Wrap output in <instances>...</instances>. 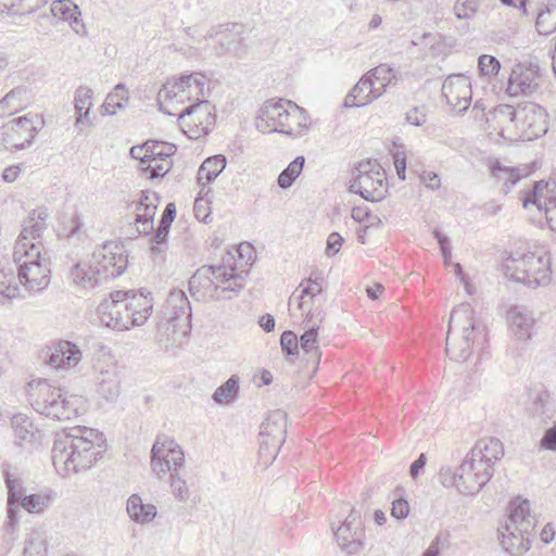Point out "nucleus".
<instances>
[{"label": "nucleus", "instance_id": "obj_1", "mask_svg": "<svg viewBox=\"0 0 556 556\" xmlns=\"http://www.w3.org/2000/svg\"><path fill=\"white\" fill-rule=\"evenodd\" d=\"M250 244H240L224 255L218 266H202L189 280V291L197 301L230 299L243 287L244 275L251 265Z\"/></svg>", "mask_w": 556, "mask_h": 556}, {"label": "nucleus", "instance_id": "obj_2", "mask_svg": "<svg viewBox=\"0 0 556 556\" xmlns=\"http://www.w3.org/2000/svg\"><path fill=\"white\" fill-rule=\"evenodd\" d=\"M103 443L102 432L85 426L58 435L51 451L56 472L70 477L90 469L102 457Z\"/></svg>", "mask_w": 556, "mask_h": 556}, {"label": "nucleus", "instance_id": "obj_3", "mask_svg": "<svg viewBox=\"0 0 556 556\" xmlns=\"http://www.w3.org/2000/svg\"><path fill=\"white\" fill-rule=\"evenodd\" d=\"M491 116L500 135L511 141H531L545 135L548 129L546 111L533 102L518 106L498 104Z\"/></svg>", "mask_w": 556, "mask_h": 556}, {"label": "nucleus", "instance_id": "obj_4", "mask_svg": "<svg viewBox=\"0 0 556 556\" xmlns=\"http://www.w3.org/2000/svg\"><path fill=\"white\" fill-rule=\"evenodd\" d=\"M27 395L37 413L59 421L76 418L88 407L86 397L68 394L46 379L31 380L27 386Z\"/></svg>", "mask_w": 556, "mask_h": 556}, {"label": "nucleus", "instance_id": "obj_5", "mask_svg": "<svg viewBox=\"0 0 556 556\" xmlns=\"http://www.w3.org/2000/svg\"><path fill=\"white\" fill-rule=\"evenodd\" d=\"M255 126L263 134L280 132L298 139L306 136L312 127L307 112L287 99H270L257 112Z\"/></svg>", "mask_w": 556, "mask_h": 556}, {"label": "nucleus", "instance_id": "obj_6", "mask_svg": "<svg viewBox=\"0 0 556 556\" xmlns=\"http://www.w3.org/2000/svg\"><path fill=\"white\" fill-rule=\"evenodd\" d=\"M486 340V328L475 316L469 303H462L450 315L445 352L451 359L467 361L476 346Z\"/></svg>", "mask_w": 556, "mask_h": 556}, {"label": "nucleus", "instance_id": "obj_7", "mask_svg": "<svg viewBox=\"0 0 556 556\" xmlns=\"http://www.w3.org/2000/svg\"><path fill=\"white\" fill-rule=\"evenodd\" d=\"M153 308L152 299L142 293L115 291L99 305L101 321L109 328L123 331L143 325Z\"/></svg>", "mask_w": 556, "mask_h": 556}, {"label": "nucleus", "instance_id": "obj_8", "mask_svg": "<svg viewBox=\"0 0 556 556\" xmlns=\"http://www.w3.org/2000/svg\"><path fill=\"white\" fill-rule=\"evenodd\" d=\"M509 510L501 532V544L510 555L520 556L530 548L536 519L531 514V504L528 500L513 501Z\"/></svg>", "mask_w": 556, "mask_h": 556}, {"label": "nucleus", "instance_id": "obj_9", "mask_svg": "<svg viewBox=\"0 0 556 556\" xmlns=\"http://www.w3.org/2000/svg\"><path fill=\"white\" fill-rule=\"evenodd\" d=\"M505 276L531 288L545 287L551 282L549 257L532 252L511 253L503 261Z\"/></svg>", "mask_w": 556, "mask_h": 556}, {"label": "nucleus", "instance_id": "obj_10", "mask_svg": "<svg viewBox=\"0 0 556 556\" xmlns=\"http://www.w3.org/2000/svg\"><path fill=\"white\" fill-rule=\"evenodd\" d=\"M16 263V277H18V287H24L29 292H40L45 290L50 282V257L47 251H39L37 256H30L27 253H13Z\"/></svg>", "mask_w": 556, "mask_h": 556}, {"label": "nucleus", "instance_id": "obj_11", "mask_svg": "<svg viewBox=\"0 0 556 556\" xmlns=\"http://www.w3.org/2000/svg\"><path fill=\"white\" fill-rule=\"evenodd\" d=\"M350 190L367 201L377 202L387 195L386 172L376 160L359 162L354 168Z\"/></svg>", "mask_w": 556, "mask_h": 556}, {"label": "nucleus", "instance_id": "obj_12", "mask_svg": "<svg viewBox=\"0 0 556 556\" xmlns=\"http://www.w3.org/2000/svg\"><path fill=\"white\" fill-rule=\"evenodd\" d=\"M42 125V119L33 113L13 118L0 129L1 143L7 149L23 150L31 144Z\"/></svg>", "mask_w": 556, "mask_h": 556}, {"label": "nucleus", "instance_id": "obj_13", "mask_svg": "<svg viewBox=\"0 0 556 556\" xmlns=\"http://www.w3.org/2000/svg\"><path fill=\"white\" fill-rule=\"evenodd\" d=\"M323 283L317 279H307L302 282L298 290L289 299V309L294 314V308L304 316L303 325H313L315 317H320V325L324 321L325 313L321 309Z\"/></svg>", "mask_w": 556, "mask_h": 556}, {"label": "nucleus", "instance_id": "obj_14", "mask_svg": "<svg viewBox=\"0 0 556 556\" xmlns=\"http://www.w3.org/2000/svg\"><path fill=\"white\" fill-rule=\"evenodd\" d=\"M160 327L173 337H186L190 332L191 306L184 291L174 290L169 293Z\"/></svg>", "mask_w": 556, "mask_h": 556}, {"label": "nucleus", "instance_id": "obj_15", "mask_svg": "<svg viewBox=\"0 0 556 556\" xmlns=\"http://www.w3.org/2000/svg\"><path fill=\"white\" fill-rule=\"evenodd\" d=\"M286 433L287 414L280 409L270 412L260 431V456L265 463L274 462L285 442Z\"/></svg>", "mask_w": 556, "mask_h": 556}, {"label": "nucleus", "instance_id": "obj_16", "mask_svg": "<svg viewBox=\"0 0 556 556\" xmlns=\"http://www.w3.org/2000/svg\"><path fill=\"white\" fill-rule=\"evenodd\" d=\"M94 390L108 403L117 401L122 392V371L113 356L98 359L93 365Z\"/></svg>", "mask_w": 556, "mask_h": 556}, {"label": "nucleus", "instance_id": "obj_17", "mask_svg": "<svg viewBox=\"0 0 556 556\" xmlns=\"http://www.w3.org/2000/svg\"><path fill=\"white\" fill-rule=\"evenodd\" d=\"M215 123L213 106L207 100L198 101L178 114V124L190 139L206 135Z\"/></svg>", "mask_w": 556, "mask_h": 556}, {"label": "nucleus", "instance_id": "obj_18", "mask_svg": "<svg viewBox=\"0 0 556 556\" xmlns=\"http://www.w3.org/2000/svg\"><path fill=\"white\" fill-rule=\"evenodd\" d=\"M184 464L185 454L177 442L167 437L156 439L151 450V468L157 478L179 471Z\"/></svg>", "mask_w": 556, "mask_h": 556}, {"label": "nucleus", "instance_id": "obj_19", "mask_svg": "<svg viewBox=\"0 0 556 556\" xmlns=\"http://www.w3.org/2000/svg\"><path fill=\"white\" fill-rule=\"evenodd\" d=\"M542 76L536 62L518 63L511 70L506 92L510 97H530L539 90Z\"/></svg>", "mask_w": 556, "mask_h": 556}, {"label": "nucleus", "instance_id": "obj_20", "mask_svg": "<svg viewBox=\"0 0 556 556\" xmlns=\"http://www.w3.org/2000/svg\"><path fill=\"white\" fill-rule=\"evenodd\" d=\"M47 217L48 214L45 210H36L28 216L15 242V253L30 251V256H37L39 251L46 250L41 241V235L47 228Z\"/></svg>", "mask_w": 556, "mask_h": 556}, {"label": "nucleus", "instance_id": "obj_21", "mask_svg": "<svg viewBox=\"0 0 556 556\" xmlns=\"http://www.w3.org/2000/svg\"><path fill=\"white\" fill-rule=\"evenodd\" d=\"M459 493L464 495H476L492 478L493 469L484 465L480 459L467 454L460 466Z\"/></svg>", "mask_w": 556, "mask_h": 556}, {"label": "nucleus", "instance_id": "obj_22", "mask_svg": "<svg viewBox=\"0 0 556 556\" xmlns=\"http://www.w3.org/2000/svg\"><path fill=\"white\" fill-rule=\"evenodd\" d=\"M536 205L539 211L545 213L549 228L556 231V172L551 181H536L533 190L523 198V207Z\"/></svg>", "mask_w": 556, "mask_h": 556}, {"label": "nucleus", "instance_id": "obj_23", "mask_svg": "<svg viewBox=\"0 0 556 556\" xmlns=\"http://www.w3.org/2000/svg\"><path fill=\"white\" fill-rule=\"evenodd\" d=\"M91 260L105 280L119 276L127 266L124 247L114 241H109L98 248L92 253Z\"/></svg>", "mask_w": 556, "mask_h": 556}, {"label": "nucleus", "instance_id": "obj_24", "mask_svg": "<svg viewBox=\"0 0 556 556\" xmlns=\"http://www.w3.org/2000/svg\"><path fill=\"white\" fill-rule=\"evenodd\" d=\"M334 538L341 551L346 554L361 552L365 539L361 513L352 508L345 520L334 530Z\"/></svg>", "mask_w": 556, "mask_h": 556}, {"label": "nucleus", "instance_id": "obj_25", "mask_svg": "<svg viewBox=\"0 0 556 556\" xmlns=\"http://www.w3.org/2000/svg\"><path fill=\"white\" fill-rule=\"evenodd\" d=\"M442 96L455 111H466L472 100L471 78L465 74L448 75L442 85Z\"/></svg>", "mask_w": 556, "mask_h": 556}, {"label": "nucleus", "instance_id": "obj_26", "mask_svg": "<svg viewBox=\"0 0 556 556\" xmlns=\"http://www.w3.org/2000/svg\"><path fill=\"white\" fill-rule=\"evenodd\" d=\"M134 214V225L138 235H150L153 231V219L157 208V197L154 192L141 191L138 201L129 206Z\"/></svg>", "mask_w": 556, "mask_h": 556}, {"label": "nucleus", "instance_id": "obj_27", "mask_svg": "<svg viewBox=\"0 0 556 556\" xmlns=\"http://www.w3.org/2000/svg\"><path fill=\"white\" fill-rule=\"evenodd\" d=\"M81 356L83 353L76 344L60 341L51 348L47 363L55 369L73 368L79 364Z\"/></svg>", "mask_w": 556, "mask_h": 556}, {"label": "nucleus", "instance_id": "obj_28", "mask_svg": "<svg viewBox=\"0 0 556 556\" xmlns=\"http://www.w3.org/2000/svg\"><path fill=\"white\" fill-rule=\"evenodd\" d=\"M93 91L88 86H79L74 93L75 128L83 132L84 128H90L93 123L90 118Z\"/></svg>", "mask_w": 556, "mask_h": 556}, {"label": "nucleus", "instance_id": "obj_29", "mask_svg": "<svg viewBox=\"0 0 556 556\" xmlns=\"http://www.w3.org/2000/svg\"><path fill=\"white\" fill-rule=\"evenodd\" d=\"M11 427L16 445L33 447L41 439L40 430L34 425L31 419L24 414H16L11 419Z\"/></svg>", "mask_w": 556, "mask_h": 556}, {"label": "nucleus", "instance_id": "obj_30", "mask_svg": "<svg viewBox=\"0 0 556 556\" xmlns=\"http://www.w3.org/2000/svg\"><path fill=\"white\" fill-rule=\"evenodd\" d=\"M51 13L64 22H68L71 28L80 36L87 34L86 26L80 17L81 13L72 0H55L51 3Z\"/></svg>", "mask_w": 556, "mask_h": 556}, {"label": "nucleus", "instance_id": "obj_31", "mask_svg": "<svg viewBox=\"0 0 556 556\" xmlns=\"http://www.w3.org/2000/svg\"><path fill=\"white\" fill-rule=\"evenodd\" d=\"M22 296L16 268L9 262H0V305Z\"/></svg>", "mask_w": 556, "mask_h": 556}, {"label": "nucleus", "instance_id": "obj_32", "mask_svg": "<svg viewBox=\"0 0 556 556\" xmlns=\"http://www.w3.org/2000/svg\"><path fill=\"white\" fill-rule=\"evenodd\" d=\"M510 331L518 340H528L532 336L534 318L525 307L514 306L507 312Z\"/></svg>", "mask_w": 556, "mask_h": 556}, {"label": "nucleus", "instance_id": "obj_33", "mask_svg": "<svg viewBox=\"0 0 556 556\" xmlns=\"http://www.w3.org/2000/svg\"><path fill=\"white\" fill-rule=\"evenodd\" d=\"M489 168L492 178L501 186V190L505 194L511 190L521 177L528 175L526 168L505 166L500 161L491 162Z\"/></svg>", "mask_w": 556, "mask_h": 556}, {"label": "nucleus", "instance_id": "obj_34", "mask_svg": "<svg viewBox=\"0 0 556 556\" xmlns=\"http://www.w3.org/2000/svg\"><path fill=\"white\" fill-rule=\"evenodd\" d=\"M320 327V317L316 316L313 325H303L304 333L299 339V349L316 366L321 358V352L318 344V329Z\"/></svg>", "mask_w": 556, "mask_h": 556}, {"label": "nucleus", "instance_id": "obj_35", "mask_svg": "<svg viewBox=\"0 0 556 556\" xmlns=\"http://www.w3.org/2000/svg\"><path fill=\"white\" fill-rule=\"evenodd\" d=\"M469 454L484 465H490V469H492L494 463L504 455L503 443L496 438H484L475 444Z\"/></svg>", "mask_w": 556, "mask_h": 556}, {"label": "nucleus", "instance_id": "obj_36", "mask_svg": "<svg viewBox=\"0 0 556 556\" xmlns=\"http://www.w3.org/2000/svg\"><path fill=\"white\" fill-rule=\"evenodd\" d=\"M71 279L73 283L83 288H94L102 280H105L91 258L77 263L71 269Z\"/></svg>", "mask_w": 556, "mask_h": 556}, {"label": "nucleus", "instance_id": "obj_37", "mask_svg": "<svg viewBox=\"0 0 556 556\" xmlns=\"http://www.w3.org/2000/svg\"><path fill=\"white\" fill-rule=\"evenodd\" d=\"M377 100L376 93L372 89V83L364 74L361 79L355 84L352 90L344 98L345 108H359L372 103Z\"/></svg>", "mask_w": 556, "mask_h": 556}, {"label": "nucleus", "instance_id": "obj_38", "mask_svg": "<svg viewBox=\"0 0 556 556\" xmlns=\"http://www.w3.org/2000/svg\"><path fill=\"white\" fill-rule=\"evenodd\" d=\"M366 75L372 83L377 99L386 93L388 87L394 86L397 81V72L388 64H380L369 70Z\"/></svg>", "mask_w": 556, "mask_h": 556}, {"label": "nucleus", "instance_id": "obj_39", "mask_svg": "<svg viewBox=\"0 0 556 556\" xmlns=\"http://www.w3.org/2000/svg\"><path fill=\"white\" fill-rule=\"evenodd\" d=\"M126 510L132 521L142 526L151 522L157 514L156 507L153 504L143 503L138 494L129 496Z\"/></svg>", "mask_w": 556, "mask_h": 556}, {"label": "nucleus", "instance_id": "obj_40", "mask_svg": "<svg viewBox=\"0 0 556 556\" xmlns=\"http://www.w3.org/2000/svg\"><path fill=\"white\" fill-rule=\"evenodd\" d=\"M5 484L8 488V527L14 529L18 522L16 504L25 496V490L22 480L10 475H7Z\"/></svg>", "mask_w": 556, "mask_h": 556}, {"label": "nucleus", "instance_id": "obj_41", "mask_svg": "<svg viewBox=\"0 0 556 556\" xmlns=\"http://www.w3.org/2000/svg\"><path fill=\"white\" fill-rule=\"evenodd\" d=\"M185 75L167 79L157 93L160 109L163 110L162 100H174L184 103L186 101Z\"/></svg>", "mask_w": 556, "mask_h": 556}, {"label": "nucleus", "instance_id": "obj_42", "mask_svg": "<svg viewBox=\"0 0 556 556\" xmlns=\"http://www.w3.org/2000/svg\"><path fill=\"white\" fill-rule=\"evenodd\" d=\"M48 542L43 529H31L25 540L24 556H47Z\"/></svg>", "mask_w": 556, "mask_h": 556}, {"label": "nucleus", "instance_id": "obj_43", "mask_svg": "<svg viewBox=\"0 0 556 556\" xmlns=\"http://www.w3.org/2000/svg\"><path fill=\"white\" fill-rule=\"evenodd\" d=\"M412 45L420 46L426 56L437 58L444 53L445 42L438 33H424L421 36L412 40Z\"/></svg>", "mask_w": 556, "mask_h": 556}, {"label": "nucleus", "instance_id": "obj_44", "mask_svg": "<svg viewBox=\"0 0 556 556\" xmlns=\"http://www.w3.org/2000/svg\"><path fill=\"white\" fill-rule=\"evenodd\" d=\"M128 102V90L124 84H117L113 91H111L103 104L101 105V114L102 115H113L117 110H121L125 106V103Z\"/></svg>", "mask_w": 556, "mask_h": 556}, {"label": "nucleus", "instance_id": "obj_45", "mask_svg": "<svg viewBox=\"0 0 556 556\" xmlns=\"http://www.w3.org/2000/svg\"><path fill=\"white\" fill-rule=\"evenodd\" d=\"M225 166L226 157L224 155L218 154L207 157L199 168V181H213L224 170Z\"/></svg>", "mask_w": 556, "mask_h": 556}, {"label": "nucleus", "instance_id": "obj_46", "mask_svg": "<svg viewBox=\"0 0 556 556\" xmlns=\"http://www.w3.org/2000/svg\"><path fill=\"white\" fill-rule=\"evenodd\" d=\"M231 53L238 59H242L247 54V47L243 39L236 34L222 33L219 39V51L218 54Z\"/></svg>", "mask_w": 556, "mask_h": 556}, {"label": "nucleus", "instance_id": "obj_47", "mask_svg": "<svg viewBox=\"0 0 556 556\" xmlns=\"http://www.w3.org/2000/svg\"><path fill=\"white\" fill-rule=\"evenodd\" d=\"M206 84L207 78L202 73L197 72L185 75L186 101H202L201 98L204 97Z\"/></svg>", "mask_w": 556, "mask_h": 556}, {"label": "nucleus", "instance_id": "obj_48", "mask_svg": "<svg viewBox=\"0 0 556 556\" xmlns=\"http://www.w3.org/2000/svg\"><path fill=\"white\" fill-rule=\"evenodd\" d=\"M169 489L175 501L181 504H186L190 501L193 494L179 471H172V475H169Z\"/></svg>", "mask_w": 556, "mask_h": 556}, {"label": "nucleus", "instance_id": "obj_49", "mask_svg": "<svg viewBox=\"0 0 556 556\" xmlns=\"http://www.w3.org/2000/svg\"><path fill=\"white\" fill-rule=\"evenodd\" d=\"M305 163L304 156H296L278 176V186L287 189L292 186L294 180L300 176Z\"/></svg>", "mask_w": 556, "mask_h": 556}, {"label": "nucleus", "instance_id": "obj_50", "mask_svg": "<svg viewBox=\"0 0 556 556\" xmlns=\"http://www.w3.org/2000/svg\"><path fill=\"white\" fill-rule=\"evenodd\" d=\"M51 501L52 497L49 494L38 493L25 495L20 503L28 513L40 514L50 506Z\"/></svg>", "mask_w": 556, "mask_h": 556}, {"label": "nucleus", "instance_id": "obj_51", "mask_svg": "<svg viewBox=\"0 0 556 556\" xmlns=\"http://www.w3.org/2000/svg\"><path fill=\"white\" fill-rule=\"evenodd\" d=\"M238 389V380L231 377L215 390L213 400L218 404H227L237 396Z\"/></svg>", "mask_w": 556, "mask_h": 556}, {"label": "nucleus", "instance_id": "obj_52", "mask_svg": "<svg viewBox=\"0 0 556 556\" xmlns=\"http://www.w3.org/2000/svg\"><path fill=\"white\" fill-rule=\"evenodd\" d=\"M173 166L172 159H150L147 161L144 165L141 166V169L146 173H149L150 178L163 177L167 174Z\"/></svg>", "mask_w": 556, "mask_h": 556}, {"label": "nucleus", "instance_id": "obj_53", "mask_svg": "<svg viewBox=\"0 0 556 556\" xmlns=\"http://www.w3.org/2000/svg\"><path fill=\"white\" fill-rule=\"evenodd\" d=\"M148 154L146 157L150 159H172L176 152V146L162 141H147Z\"/></svg>", "mask_w": 556, "mask_h": 556}, {"label": "nucleus", "instance_id": "obj_54", "mask_svg": "<svg viewBox=\"0 0 556 556\" xmlns=\"http://www.w3.org/2000/svg\"><path fill=\"white\" fill-rule=\"evenodd\" d=\"M536 29L542 35H548L556 29V12L552 9L542 10L536 17Z\"/></svg>", "mask_w": 556, "mask_h": 556}, {"label": "nucleus", "instance_id": "obj_55", "mask_svg": "<svg viewBox=\"0 0 556 556\" xmlns=\"http://www.w3.org/2000/svg\"><path fill=\"white\" fill-rule=\"evenodd\" d=\"M479 9L478 0H456L454 14L458 20H471Z\"/></svg>", "mask_w": 556, "mask_h": 556}, {"label": "nucleus", "instance_id": "obj_56", "mask_svg": "<svg viewBox=\"0 0 556 556\" xmlns=\"http://www.w3.org/2000/svg\"><path fill=\"white\" fill-rule=\"evenodd\" d=\"M478 67L483 76H495L501 70V63L495 56L482 54L478 59Z\"/></svg>", "mask_w": 556, "mask_h": 556}, {"label": "nucleus", "instance_id": "obj_57", "mask_svg": "<svg viewBox=\"0 0 556 556\" xmlns=\"http://www.w3.org/2000/svg\"><path fill=\"white\" fill-rule=\"evenodd\" d=\"M439 480L444 488H456L459 491L460 471H455L452 467H442L439 471Z\"/></svg>", "mask_w": 556, "mask_h": 556}, {"label": "nucleus", "instance_id": "obj_58", "mask_svg": "<svg viewBox=\"0 0 556 556\" xmlns=\"http://www.w3.org/2000/svg\"><path fill=\"white\" fill-rule=\"evenodd\" d=\"M280 344H281L282 350L288 355H294V354L299 353V339H298L296 334L291 330H287V331L282 332V334L280 337Z\"/></svg>", "mask_w": 556, "mask_h": 556}, {"label": "nucleus", "instance_id": "obj_59", "mask_svg": "<svg viewBox=\"0 0 556 556\" xmlns=\"http://www.w3.org/2000/svg\"><path fill=\"white\" fill-rule=\"evenodd\" d=\"M23 93L24 90L22 88L12 89L0 100V110L9 109L16 111L20 104L13 105V102L17 100Z\"/></svg>", "mask_w": 556, "mask_h": 556}, {"label": "nucleus", "instance_id": "obj_60", "mask_svg": "<svg viewBox=\"0 0 556 556\" xmlns=\"http://www.w3.org/2000/svg\"><path fill=\"white\" fill-rule=\"evenodd\" d=\"M169 227H170V225L162 224V222H160V225H159V227L155 231V235L153 237V241L155 243V245H153L151 249L153 254L162 252V250L159 245L165 243L168 231H169Z\"/></svg>", "mask_w": 556, "mask_h": 556}, {"label": "nucleus", "instance_id": "obj_61", "mask_svg": "<svg viewBox=\"0 0 556 556\" xmlns=\"http://www.w3.org/2000/svg\"><path fill=\"white\" fill-rule=\"evenodd\" d=\"M406 121L414 126H421L427 122L425 108H413L406 113Z\"/></svg>", "mask_w": 556, "mask_h": 556}, {"label": "nucleus", "instance_id": "obj_62", "mask_svg": "<svg viewBox=\"0 0 556 556\" xmlns=\"http://www.w3.org/2000/svg\"><path fill=\"white\" fill-rule=\"evenodd\" d=\"M540 443L542 448L556 452V422L545 431Z\"/></svg>", "mask_w": 556, "mask_h": 556}, {"label": "nucleus", "instance_id": "obj_63", "mask_svg": "<svg viewBox=\"0 0 556 556\" xmlns=\"http://www.w3.org/2000/svg\"><path fill=\"white\" fill-rule=\"evenodd\" d=\"M409 514V505L404 498L395 500L392 503L391 515L396 519H405Z\"/></svg>", "mask_w": 556, "mask_h": 556}, {"label": "nucleus", "instance_id": "obj_64", "mask_svg": "<svg viewBox=\"0 0 556 556\" xmlns=\"http://www.w3.org/2000/svg\"><path fill=\"white\" fill-rule=\"evenodd\" d=\"M419 178L420 181L430 190H438L441 186V180L434 172L424 170Z\"/></svg>", "mask_w": 556, "mask_h": 556}]
</instances>
